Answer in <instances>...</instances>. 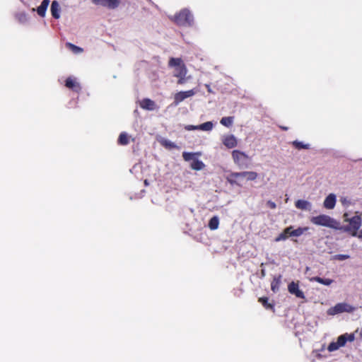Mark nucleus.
Segmentation results:
<instances>
[{"mask_svg":"<svg viewBox=\"0 0 362 362\" xmlns=\"http://www.w3.org/2000/svg\"><path fill=\"white\" fill-rule=\"evenodd\" d=\"M168 66L173 69V76L178 78L179 84H184L190 78L187 77V69L180 58H170L168 62Z\"/></svg>","mask_w":362,"mask_h":362,"instance_id":"nucleus-1","label":"nucleus"},{"mask_svg":"<svg viewBox=\"0 0 362 362\" xmlns=\"http://www.w3.org/2000/svg\"><path fill=\"white\" fill-rule=\"evenodd\" d=\"M310 221L312 223L320 226H325L330 228L342 230V228L340 226V223L332 218L331 216L325 214H321L316 216H313L310 218Z\"/></svg>","mask_w":362,"mask_h":362,"instance_id":"nucleus-2","label":"nucleus"},{"mask_svg":"<svg viewBox=\"0 0 362 362\" xmlns=\"http://www.w3.org/2000/svg\"><path fill=\"white\" fill-rule=\"evenodd\" d=\"M344 221L348 223L349 225L346 227H342V229L346 231H350L353 233V235H356L357 230L360 228L361 226V215L358 212L352 216L351 218L349 217L348 214H344Z\"/></svg>","mask_w":362,"mask_h":362,"instance_id":"nucleus-3","label":"nucleus"},{"mask_svg":"<svg viewBox=\"0 0 362 362\" xmlns=\"http://www.w3.org/2000/svg\"><path fill=\"white\" fill-rule=\"evenodd\" d=\"M173 20L179 25L191 26L193 24L194 18L189 10L184 8L176 13Z\"/></svg>","mask_w":362,"mask_h":362,"instance_id":"nucleus-4","label":"nucleus"},{"mask_svg":"<svg viewBox=\"0 0 362 362\" xmlns=\"http://www.w3.org/2000/svg\"><path fill=\"white\" fill-rule=\"evenodd\" d=\"M355 310L356 308L354 306L349 303L342 302L337 303L334 306L329 308L327 313L329 315L333 316L344 313H351Z\"/></svg>","mask_w":362,"mask_h":362,"instance_id":"nucleus-5","label":"nucleus"},{"mask_svg":"<svg viewBox=\"0 0 362 362\" xmlns=\"http://www.w3.org/2000/svg\"><path fill=\"white\" fill-rule=\"evenodd\" d=\"M221 142L227 148H235L238 144L236 136L233 134H227L221 136Z\"/></svg>","mask_w":362,"mask_h":362,"instance_id":"nucleus-6","label":"nucleus"},{"mask_svg":"<svg viewBox=\"0 0 362 362\" xmlns=\"http://www.w3.org/2000/svg\"><path fill=\"white\" fill-rule=\"evenodd\" d=\"M197 90L195 89L189 90L187 91H180L174 95V105H177L183 101L187 98H190L197 93Z\"/></svg>","mask_w":362,"mask_h":362,"instance_id":"nucleus-7","label":"nucleus"},{"mask_svg":"<svg viewBox=\"0 0 362 362\" xmlns=\"http://www.w3.org/2000/svg\"><path fill=\"white\" fill-rule=\"evenodd\" d=\"M232 158L235 164L242 165L246 163V161L249 159V157L243 151L239 150H233L232 151Z\"/></svg>","mask_w":362,"mask_h":362,"instance_id":"nucleus-8","label":"nucleus"},{"mask_svg":"<svg viewBox=\"0 0 362 362\" xmlns=\"http://www.w3.org/2000/svg\"><path fill=\"white\" fill-rule=\"evenodd\" d=\"M227 182L231 185L242 186L243 180V172L230 173L226 176Z\"/></svg>","mask_w":362,"mask_h":362,"instance_id":"nucleus-9","label":"nucleus"},{"mask_svg":"<svg viewBox=\"0 0 362 362\" xmlns=\"http://www.w3.org/2000/svg\"><path fill=\"white\" fill-rule=\"evenodd\" d=\"M288 292L294 295L296 298L305 299V294L302 290L299 288L298 282L291 281L288 285Z\"/></svg>","mask_w":362,"mask_h":362,"instance_id":"nucleus-10","label":"nucleus"},{"mask_svg":"<svg viewBox=\"0 0 362 362\" xmlns=\"http://www.w3.org/2000/svg\"><path fill=\"white\" fill-rule=\"evenodd\" d=\"M65 86L76 93L79 92L81 89L80 83L78 82V79L74 76H70L66 78L65 81Z\"/></svg>","mask_w":362,"mask_h":362,"instance_id":"nucleus-11","label":"nucleus"},{"mask_svg":"<svg viewBox=\"0 0 362 362\" xmlns=\"http://www.w3.org/2000/svg\"><path fill=\"white\" fill-rule=\"evenodd\" d=\"M93 3L95 5L114 9L119 5L120 0H93Z\"/></svg>","mask_w":362,"mask_h":362,"instance_id":"nucleus-12","label":"nucleus"},{"mask_svg":"<svg viewBox=\"0 0 362 362\" xmlns=\"http://www.w3.org/2000/svg\"><path fill=\"white\" fill-rule=\"evenodd\" d=\"M140 107L146 110L153 111L158 110L159 106L152 100L149 98H144L139 101Z\"/></svg>","mask_w":362,"mask_h":362,"instance_id":"nucleus-13","label":"nucleus"},{"mask_svg":"<svg viewBox=\"0 0 362 362\" xmlns=\"http://www.w3.org/2000/svg\"><path fill=\"white\" fill-rule=\"evenodd\" d=\"M337 202V197L334 194H329L326 197L323 202V206L327 209H333Z\"/></svg>","mask_w":362,"mask_h":362,"instance_id":"nucleus-14","label":"nucleus"},{"mask_svg":"<svg viewBox=\"0 0 362 362\" xmlns=\"http://www.w3.org/2000/svg\"><path fill=\"white\" fill-rule=\"evenodd\" d=\"M49 4V0H43L41 4L36 9L33 8V11H36L39 16L41 17H45Z\"/></svg>","mask_w":362,"mask_h":362,"instance_id":"nucleus-15","label":"nucleus"},{"mask_svg":"<svg viewBox=\"0 0 362 362\" xmlns=\"http://www.w3.org/2000/svg\"><path fill=\"white\" fill-rule=\"evenodd\" d=\"M295 206L297 209L305 210V211H310L312 209V204L304 199H298L296 202Z\"/></svg>","mask_w":362,"mask_h":362,"instance_id":"nucleus-16","label":"nucleus"},{"mask_svg":"<svg viewBox=\"0 0 362 362\" xmlns=\"http://www.w3.org/2000/svg\"><path fill=\"white\" fill-rule=\"evenodd\" d=\"M50 11H51L52 16L54 18L58 19L60 18L61 7L57 1H52V4H51Z\"/></svg>","mask_w":362,"mask_h":362,"instance_id":"nucleus-17","label":"nucleus"},{"mask_svg":"<svg viewBox=\"0 0 362 362\" xmlns=\"http://www.w3.org/2000/svg\"><path fill=\"white\" fill-rule=\"evenodd\" d=\"M290 229V236L291 237H299L302 235L305 232L308 230V227H298L296 229H294L293 226H289Z\"/></svg>","mask_w":362,"mask_h":362,"instance_id":"nucleus-18","label":"nucleus"},{"mask_svg":"<svg viewBox=\"0 0 362 362\" xmlns=\"http://www.w3.org/2000/svg\"><path fill=\"white\" fill-rule=\"evenodd\" d=\"M281 284V276L279 275L274 276L271 283V289L273 292L276 293L279 291L280 286Z\"/></svg>","mask_w":362,"mask_h":362,"instance_id":"nucleus-19","label":"nucleus"},{"mask_svg":"<svg viewBox=\"0 0 362 362\" xmlns=\"http://www.w3.org/2000/svg\"><path fill=\"white\" fill-rule=\"evenodd\" d=\"M310 281H316L325 286H330L333 283V280L330 279H323L318 276L312 277Z\"/></svg>","mask_w":362,"mask_h":362,"instance_id":"nucleus-20","label":"nucleus"},{"mask_svg":"<svg viewBox=\"0 0 362 362\" xmlns=\"http://www.w3.org/2000/svg\"><path fill=\"white\" fill-rule=\"evenodd\" d=\"M243 175L247 181H254L258 177L257 173L255 171H243Z\"/></svg>","mask_w":362,"mask_h":362,"instance_id":"nucleus-21","label":"nucleus"},{"mask_svg":"<svg viewBox=\"0 0 362 362\" xmlns=\"http://www.w3.org/2000/svg\"><path fill=\"white\" fill-rule=\"evenodd\" d=\"M290 229L289 227L285 228L276 238V242L286 240L290 236Z\"/></svg>","mask_w":362,"mask_h":362,"instance_id":"nucleus-22","label":"nucleus"},{"mask_svg":"<svg viewBox=\"0 0 362 362\" xmlns=\"http://www.w3.org/2000/svg\"><path fill=\"white\" fill-rule=\"evenodd\" d=\"M159 142L163 146H164L165 148H166L168 149H173V148H177V145L174 142H173L168 139H161L159 140Z\"/></svg>","mask_w":362,"mask_h":362,"instance_id":"nucleus-23","label":"nucleus"},{"mask_svg":"<svg viewBox=\"0 0 362 362\" xmlns=\"http://www.w3.org/2000/svg\"><path fill=\"white\" fill-rule=\"evenodd\" d=\"M190 167L193 170H201L205 167V165L202 160L196 158L194 159V160L191 163Z\"/></svg>","mask_w":362,"mask_h":362,"instance_id":"nucleus-24","label":"nucleus"},{"mask_svg":"<svg viewBox=\"0 0 362 362\" xmlns=\"http://www.w3.org/2000/svg\"><path fill=\"white\" fill-rule=\"evenodd\" d=\"M131 136L126 132H122L119 136L118 142L121 145H127L129 144Z\"/></svg>","mask_w":362,"mask_h":362,"instance_id":"nucleus-25","label":"nucleus"},{"mask_svg":"<svg viewBox=\"0 0 362 362\" xmlns=\"http://www.w3.org/2000/svg\"><path fill=\"white\" fill-rule=\"evenodd\" d=\"M214 123L212 122H206L198 125L199 130L204 132H210L214 128Z\"/></svg>","mask_w":362,"mask_h":362,"instance_id":"nucleus-26","label":"nucleus"},{"mask_svg":"<svg viewBox=\"0 0 362 362\" xmlns=\"http://www.w3.org/2000/svg\"><path fill=\"white\" fill-rule=\"evenodd\" d=\"M197 156H201V153H190V152H183L182 153V157L185 161H190L192 162L194 160V159H196Z\"/></svg>","mask_w":362,"mask_h":362,"instance_id":"nucleus-27","label":"nucleus"},{"mask_svg":"<svg viewBox=\"0 0 362 362\" xmlns=\"http://www.w3.org/2000/svg\"><path fill=\"white\" fill-rule=\"evenodd\" d=\"M219 226V218L218 216L212 217L209 221V228L212 230H216Z\"/></svg>","mask_w":362,"mask_h":362,"instance_id":"nucleus-28","label":"nucleus"},{"mask_svg":"<svg viewBox=\"0 0 362 362\" xmlns=\"http://www.w3.org/2000/svg\"><path fill=\"white\" fill-rule=\"evenodd\" d=\"M16 17L17 20L21 23H27L29 20L28 14L25 12H20L17 13Z\"/></svg>","mask_w":362,"mask_h":362,"instance_id":"nucleus-29","label":"nucleus"},{"mask_svg":"<svg viewBox=\"0 0 362 362\" xmlns=\"http://www.w3.org/2000/svg\"><path fill=\"white\" fill-rule=\"evenodd\" d=\"M233 122V117H222L220 123L227 127H229L232 125Z\"/></svg>","mask_w":362,"mask_h":362,"instance_id":"nucleus-30","label":"nucleus"},{"mask_svg":"<svg viewBox=\"0 0 362 362\" xmlns=\"http://www.w3.org/2000/svg\"><path fill=\"white\" fill-rule=\"evenodd\" d=\"M293 146L298 149H308L310 145L308 144H303L301 141H294L292 143Z\"/></svg>","mask_w":362,"mask_h":362,"instance_id":"nucleus-31","label":"nucleus"},{"mask_svg":"<svg viewBox=\"0 0 362 362\" xmlns=\"http://www.w3.org/2000/svg\"><path fill=\"white\" fill-rule=\"evenodd\" d=\"M67 46L74 54H81L83 52V49L71 43H68Z\"/></svg>","mask_w":362,"mask_h":362,"instance_id":"nucleus-32","label":"nucleus"},{"mask_svg":"<svg viewBox=\"0 0 362 362\" xmlns=\"http://www.w3.org/2000/svg\"><path fill=\"white\" fill-rule=\"evenodd\" d=\"M259 301L266 308H272L273 305L268 303V298H260L259 299Z\"/></svg>","mask_w":362,"mask_h":362,"instance_id":"nucleus-33","label":"nucleus"},{"mask_svg":"<svg viewBox=\"0 0 362 362\" xmlns=\"http://www.w3.org/2000/svg\"><path fill=\"white\" fill-rule=\"evenodd\" d=\"M339 348L340 347L337 344V343L336 341H333L329 344V345L327 347V349L329 351L332 352V351H334L339 349Z\"/></svg>","mask_w":362,"mask_h":362,"instance_id":"nucleus-34","label":"nucleus"},{"mask_svg":"<svg viewBox=\"0 0 362 362\" xmlns=\"http://www.w3.org/2000/svg\"><path fill=\"white\" fill-rule=\"evenodd\" d=\"M337 343V344L339 346V347H342L345 345L346 344V339H345V337L344 336V334L339 336L338 338H337V340L336 341Z\"/></svg>","mask_w":362,"mask_h":362,"instance_id":"nucleus-35","label":"nucleus"},{"mask_svg":"<svg viewBox=\"0 0 362 362\" xmlns=\"http://www.w3.org/2000/svg\"><path fill=\"white\" fill-rule=\"evenodd\" d=\"M340 202L344 206H349L351 204V200L346 197H341Z\"/></svg>","mask_w":362,"mask_h":362,"instance_id":"nucleus-36","label":"nucleus"},{"mask_svg":"<svg viewBox=\"0 0 362 362\" xmlns=\"http://www.w3.org/2000/svg\"><path fill=\"white\" fill-rule=\"evenodd\" d=\"M344 336L345 337L346 341H353L355 339V335L354 334H344Z\"/></svg>","mask_w":362,"mask_h":362,"instance_id":"nucleus-37","label":"nucleus"},{"mask_svg":"<svg viewBox=\"0 0 362 362\" xmlns=\"http://www.w3.org/2000/svg\"><path fill=\"white\" fill-rule=\"evenodd\" d=\"M185 129L187 131L199 130L198 125H186Z\"/></svg>","mask_w":362,"mask_h":362,"instance_id":"nucleus-38","label":"nucleus"},{"mask_svg":"<svg viewBox=\"0 0 362 362\" xmlns=\"http://www.w3.org/2000/svg\"><path fill=\"white\" fill-rule=\"evenodd\" d=\"M349 257V255H341L339 256V259H348Z\"/></svg>","mask_w":362,"mask_h":362,"instance_id":"nucleus-39","label":"nucleus"},{"mask_svg":"<svg viewBox=\"0 0 362 362\" xmlns=\"http://www.w3.org/2000/svg\"><path fill=\"white\" fill-rule=\"evenodd\" d=\"M268 205L272 208V209H275L276 208V204L273 202H268Z\"/></svg>","mask_w":362,"mask_h":362,"instance_id":"nucleus-40","label":"nucleus"},{"mask_svg":"<svg viewBox=\"0 0 362 362\" xmlns=\"http://www.w3.org/2000/svg\"><path fill=\"white\" fill-rule=\"evenodd\" d=\"M357 236H358L359 238L362 239V229L358 232V233Z\"/></svg>","mask_w":362,"mask_h":362,"instance_id":"nucleus-41","label":"nucleus"},{"mask_svg":"<svg viewBox=\"0 0 362 362\" xmlns=\"http://www.w3.org/2000/svg\"><path fill=\"white\" fill-rule=\"evenodd\" d=\"M206 87L207 88L208 91L211 93V89L210 86L206 84Z\"/></svg>","mask_w":362,"mask_h":362,"instance_id":"nucleus-42","label":"nucleus"},{"mask_svg":"<svg viewBox=\"0 0 362 362\" xmlns=\"http://www.w3.org/2000/svg\"><path fill=\"white\" fill-rule=\"evenodd\" d=\"M314 354H315V356H317V357H318V356H320V354H317V352H315H315H314Z\"/></svg>","mask_w":362,"mask_h":362,"instance_id":"nucleus-43","label":"nucleus"},{"mask_svg":"<svg viewBox=\"0 0 362 362\" xmlns=\"http://www.w3.org/2000/svg\"><path fill=\"white\" fill-rule=\"evenodd\" d=\"M360 336H361V337L362 338V329H361V332H360Z\"/></svg>","mask_w":362,"mask_h":362,"instance_id":"nucleus-44","label":"nucleus"},{"mask_svg":"<svg viewBox=\"0 0 362 362\" xmlns=\"http://www.w3.org/2000/svg\"><path fill=\"white\" fill-rule=\"evenodd\" d=\"M144 182H145V185H148V182L146 180L144 181Z\"/></svg>","mask_w":362,"mask_h":362,"instance_id":"nucleus-45","label":"nucleus"}]
</instances>
